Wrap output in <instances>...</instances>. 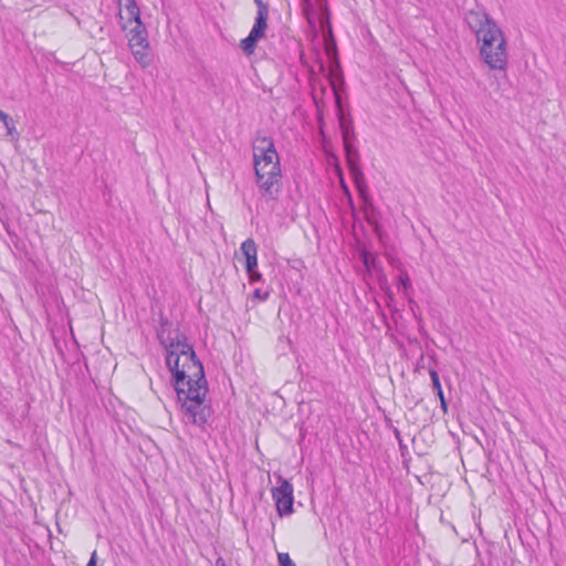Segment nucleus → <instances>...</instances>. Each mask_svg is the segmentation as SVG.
I'll use <instances>...</instances> for the list:
<instances>
[{
    "mask_svg": "<svg viewBox=\"0 0 566 566\" xmlns=\"http://www.w3.org/2000/svg\"><path fill=\"white\" fill-rule=\"evenodd\" d=\"M190 361L180 367V357L174 352L166 355V364L175 380V391L181 405L184 419L203 428L212 415L211 407L206 403L208 392L203 366L195 350L190 352Z\"/></svg>",
    "mask_w": 566,
    "mask_h": 566,
    "instance_id": "nucleus-1",
    "label": "nucleus"
},
{
    "mask_svg": "<svg viewBox=\"0 0 566 566\" xmlns=\"http://www.w3.org/2000/svg\"><path fill=\"white\" fill-rule=\"evenodd\" d=\"M465 22L480 43V55L492 70L505 71L507 65L506 40L497 23L483 10H470Z\"/></svg>",
    "mask_w": 566,
    "mask_h": 566,
    "instance_id": "nucleus-2",
    "label": "nucleus"
},
{
    "mask_svg": "<svg viewBox=\"0 0 566 566\" xmlns=\"http://www.w3.org/2000/svg\"><path fill=\"white\" fill-rule=\"evenodd\" d=\"M254 171L256 177V185L261 196L268 200H276L281 191V167L270 168L260 160L254 163Z\"/></svg>",
    "mask_w": 566,
    "mask_h": 566,
    "instance_id": "nucleus-3",
    "label": "nucleus"
},
{
    "mask_svg": "<svg viewBox=\"0 0 566 566\" xmlns=\"http://www.w3.org/2000/svg\"><path fill=\"white\" fill-rule=\"evenodd\" d=\"M344 149L346 153V161L349 168V171L355 181L356 188L359 192V197L364 200L365 203H368L369 197L367 193V186L365 184L364 172L360 168V156L357 147L354 146L353 142H348L344 144Z\"/></svg>",
    "mask_w": 566,
    "mask_h": 566,
    "instance_id": "nucleus-4",
    "label": "nucleus"
},
{
    "mask_svg": "<svg viewBox=\"0 0 566 566\" xmlns=\"http://www.w3.org/2000/svg\"><path fill=\"white\" fill-rule=\"evenodd\" d=\"M260 160L261 164L270 166V168L281 167L279 155L271 137H258L253 145V164Z\"/></svg>",
    "mask_w": 566,
    "mask_h": 566,
    "instance_id": "nucleus-5",
    "label": "nucleus"
},
{
    "mask_svg": "<svg viewBox=\"0 0 566 566\" xmlns=\"http://www.w3.org/2000/svg\"><path fill=\"white\" fill-rule=\"evenodd\" d=\"M272 496L281 516L293 512V486L287 480H281L280 485L272 489Z\"/></svg>",
    "mask_w": 566,
    "mask_h": 566,
    "instance_id": "nucleus-6",
    "label": "nucleus"
},
{
    "mask_svg": "<svg viewBox=\"0 0 566 566\" xmlns=\"http://www.w3.org/2000/svg\"><path fill=\"white\" fill-rule=\"evenodd\" d=\"M332 87H333V91L335 94V103H336L337 111H338L337 116H338L339 128L342 132L343 144H347L348 142H353L355 139L353 120L350 118L347 119L345 117V114L342 108V99L337 92L336 83H334L333 81H332Z\"/></svg>",
    "mask_w": 566,
    "mask_h": 566,
    "instance_id": "nucleus-7",
    "label": "nucleus"
},
{
    "mask_svg": "<svg viewBox=\"0 0 566 566\" xmlns=\"http://www.w3.org/2000/svg\"><path fill=\"white\" fill-rule=\"evenodd\" d=\"M157 338L166 349L175 348L176 346V336H172V323L171 321L163 313L159 314V325L156 329Z\"/></svg>",
    "mask_w": 566,
    "mask_h": 566,
    "instance_id": "nucleus-8",
    "label": "nucleus"
},
{
    "mask_svg": "<svg viewBox=\"0 0 566 566\" xmlns=\"http://www.w3.org/2000/svg\"><path fill=\"white\" fill-rule=\"evenodd\" d=\"M268 23L255 21L249 35L241 40V49L248 55L252 54L255 50L256 42L264 36Z\"/></svg>",
    "mask_w": 566,
    "mask_h": 566,
    "instance_id": "nucleus-9",
    "label": "nucleus"
},
{
    "mask_svg": "<svg viewBox=\"0 0 566 566\" xmlns=\"http://www.w3.org/2000/svg\"><path fill=\"white\" fill-rule=\"evenodd\" d=\"M191 350H193V347L188 343L186 335L177 331L176 346L175 348L168 349L166 354L169 352L176 353V355L180 357V367H186L190 361V359L187 358H190Z\"/></svg>",
    "mask_w": 566,
    "mask_h": 566,
    "instance_id": "nucleus-10",
    "label": "nucleus"
},
{
    "mask_svg": "<svg viewBox=\"0 0 566 566\" xmlns=\"http://www.w3.org/2000/svg\"><path fill=\"white\" fill-rule=\"evenodd\" d=\"M240 250L245 256L247 273H252L253 269L258 266V249L252 239H247L242 242Z\"/></svg>",
    "mask_w": 566,
    "mask_h": 566,
    "instance_id": "nucleus-11",
    "label": "nucleus"
},
{
    "mask_svg": "<svg viewBox=\"0 0 566 566\" xmlns=\"http://www.w3.org/2000/svg\"><path fill=\"white\" fill-rule=\"evenodd\" d=\"M128 39L129 48H148V38H147V31L145 25L143 24L142 20H138V23L130 30Z\"/></svg>",
    "mask_w": 566,
    "mask_h": 566,
    "instance_id": "nucleus-12",
    "label": "nucleus"
},
{
    "mask_svg": "<svg viewBox=\"0 0 566 566\" xmlns=\"http://www.w3.org/2000/svg\"><path fill=\"white\" fill-rule=\"evenodd\" d=\"M324 42H325V52L332 61L331 82L333 81L335 83V80L333 77H335L337 75V72H338L340 65H339V61L337 57V46H336V42L334 39V34H332V38H329V35H325Z\"/></svg>",
    "mask_w": 566,
    "mask_h": 566,
    "instance_id": "nucleus-13",
    "label": "nucleus"
},
{
    "mask_svg": "<svg viewBox=\"0 0 566 566\" xmlns=\"http://www.w3.org/2000/svg\"><path fill=\"white\" fill-rule=\"evenodd\" d=\"M119 7H125L128 20L138 23L140 20V11L135 0H118Z\"/></svg>",
    "mask_w": 566,
    "mask_h": 566,
    "instance_id": "nucleus-14",
    "label": "nucleus"
},
{
    "mask_svg": "<svg viewBox=\"0 0 566 566\" xmlns=\"http://www.w3.org/2000/svg\"><path fill=\"white\" fill-rule=\"evenodd\" d=\"M321 9H322V13L319 17V25L323 31V36L325 38V35H329V38H332L333 30H332L331 17H329V11H328L327 4L321 3Z\"/></svg>",
    "mask_w": 566,
    "mask_h": 566,
    "instance_id": "nucleus-15",
    "label": "nucleus"
},
{
    "mask_svg": "<svg viewBox=\"0 0 566 566\" xmlns=\"http://www.w3.org/2000/svg\"><path fill=\"white\" fill-rule=\"evenodd\" d=\"M133 55L135 60L140 64L142 67H147L150 65L153 59L148 51V48H132Z\"/></svg>",
    "mask_w": 566,
    "mask_h": 566,
    "instance_id": "nucleus-16",
    "label": "nucleus"
},
{
    "mask_svg": "<svg viewBox=\"0 0 566 566\" xmlns=\"http://www.w3.org/2000/svg\"><path fill=\"white\" fill-rule=\"evenodd\" d=\"M0 120L7 128V133L9 136H11L13 139H17L19 137V134L14 127L12 118L0 109Z\"/></svg>",
    "mask_w": 566,
    "mask_h": 566,
    "instance_id": "nucleus-17",
    "label": "nucleus"
},
{
    "mask_svg": "<svg viewBox=\"0 0 566 566\" xmlns=\"http://www.w3.org/2000/svg\"><path fill=\"white\" fill-rule=\"evenodd\" d=\"M254 2L258 7L255 21L262 22V23H268V17H269L268 4L264 3L263 0H254Z\"/></svg>",
    "mask_w": 566,
    "mask_h": 566,
    "instance_id": "nucleus-18",
    "label": "nucleus"
},
{
    "mask_svg": "<svg viewBox=\"0 0 566 566\" xmlns=\"http://www.w3.org/2000/svg\"><path fill=\"white\" fill-rule=\"evenodd\" d=\"M429 375H430V378H431V381H432L433 389L437 392V396L439 398H442L444 396V394H443V390H442V387H441V382H440V378H439L438 371L434 370V369H430L429 370Z\"/></svg>",
    "mask_w": 566,
    "mask_h": 566,
    "instance_id": "nucleus-19",
    "label": "nucleus"
},
{
    "mask_svg": "<svg viewBox=\"0 0 566 566\" xmlns=\"http://www.w3.org/2000/svg\"><path fill=\"white\" fill-rule=\"evenodd\" d=\"M398 281L399 285L403 289V293L407 294L408 290L411 289V282L406 270H400Z\"/></svg>",
    "mask_w": 566,
    "mask_h": 566,
    "instance_id": "nucleus-20",
    "label": "nucleus"
},
{
    "mask_svg": "<svg viewBox=\"0 0 566 566\" xmlns=\"http://www.w3.org/2000/svg\"><path fill=\"white\" fill-rule=\"evenodd\" d=\"M277 559L280 566H296L287 553H279Z\"/></svg>",
    "mask_w": 566,
    "mask_h": 566,
    "instance_id": "nucleus-21",
    "label": "nucleus"
},
{
    "mask_svg": "<svg viewBox=\"0 0 566 566\" xmlns=\"http://www.w3.org/2000/svg\"><path fill=\"white\" fill-rule=\"evenodd\" d=\"M251 282H258L261 280V273L256 271V268L253 269L252 273H248Z\"/></svg>",
    "mask_w": 566,
    "mask_h": 566,
    "instance_id": "nucleus-22",
    "label": "nucleus"
},
{
    "mask_svg": "<svg viewBox=\"0 0 566 566\" xmlns=\"http://www.w3.org/2000/svg\"><path fill=\"white\" fill-rule=\"evenodd\" d=\"M86 566H97V563H96V552H93L88 563Z\"/></svg>",
    "mask_w": 566,
    "mask_h": 566,
    "instance_id": "nucleus-23",
    "label": "nucleus"
},
{
    "mask_svg": "<svg viewBox=\"0 0 566 566\" xmlns=\"http://www.w3.org/2000/svg\"><path fill=\"white\" fill-rule=\"evenodd\" d=\"M439 400H440V405H441L442 410H443L444 412H447V411H448V403H447V401H446L444 396H443L442 398H439Z\"/></svg>",
    "mask_w": 566,
    "mask_h": 566,
    "instance_id": "nucleus-24",
    "label": "nucleus"
},
{
    "mask_svg": "<svg viewBox=\"0 0 566 566\" xmlns=\"http://www.w3.org/2000/svg\"><path fill=\"white\" fill-rule=\"evenodd\" d=\"M214 566H227V564H226V560L221 556H219L216 560Z\"/></svg>",
    "mask_w": 566,
    "mask_h": 566,
    "instance_id": "nucleus-25",
    "label": "nucleus"
},
{
    "mask_svg": "<svg viewBox=\"0 0 566 566\" xmlns=\"http://www.w3.org/2000/svg\"><path fill=\"white\" fill-rule=\"evenodd\" d=\"M319 2H322V0H318Z\"/></svg>",
    "mask_w": 566,
    "mask_h": 566,
    "instance_id": "nucleus-26",
    "label": "nucleus"
}]
</instances>
